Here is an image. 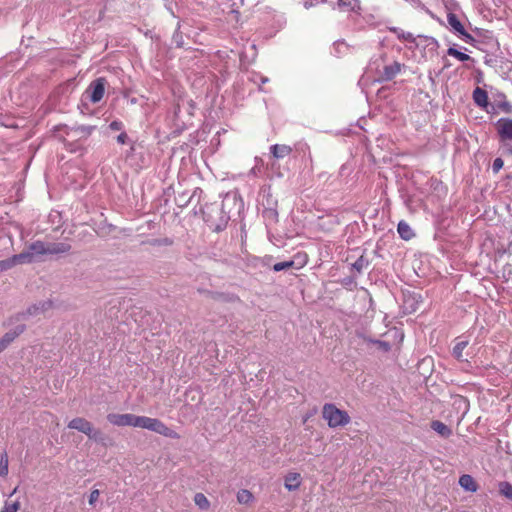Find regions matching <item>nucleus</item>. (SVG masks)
Listing matches in <instances>:
<instances>
[{"label":"nucleus","instance_id":"f257e3e1","mask_svg":"<svg viewBox=\"0 0 512 512\" xmlns=\"http://www.w3.org/2000/svg\"><path fill=\"white\" fill-rule=\"evenodd\" d=\"M403 67L404 65L398 61L385 64L384 57L380 55L370 61L362 81L364 79H371L374 82L390 81L401 72Z\"/></svg>","mask_w":512,"mask_h":512},{"label":"nucleus","instance_id":"f03ea898","mask_svg":"<svg viewBox=\"0 0 512 512\" xmlns=\"http://www.w3.org/2000/svg\"><path fill=\"white\" fill-rule=\"evenodd\" d=\"M70 250V245L64 242L61 243H44L41 241L34 242L30 245L28 251L21 254H29V263L34 261L35 257L44 254H64Z\"/></svg>","mask_w":512,"mask_h":512},{"label":"nucleus","instance_id":"7ed1b4c3","mask_svg":"<svg viewBox=\"0 0 512 512\" xmlns=\"http://www.w3.org/2000/svg\"><path fill=\"white\" fill-rule=\"evenodd\" d=\"M322 415L330 428L342 427L350 422L348 413L338 409L334 404H325L322 409Z\"/></svg>","mask_w":512,"mask_h":512},{"label":"nucleus","instance_id":"20e7f679","mask_svg":"<svg viewBox=\"0 0 512 512\" xmlns=\"http://www.w3.org/2000/svg\"><path fill=\"white\" fill-rule=\"evenodd\" d=\"M138 428L147 429L169 438H178V434L157 418L140 416Z\"/></svg>","mask_w":512,"mask_h":512},{"label":"nucleus","instance_id":"39448f33","mask_svg":"<svg viewBox=\"0 0 512 512\" xmlns=\"http://www.w3.org/2000/svg\"><path fill=\"white\" fill-rule=\"evenodd\" d=\"M140 416L126 413V414H119V413H109L107 415V420L110 424L118 427H135L138 428Z\"/></svg>","mask_w":512,"mask_h":512},{"label":"nucleus","instance_id":"423d86ee","mask_svg":"<svg viewBox=\"0 0 512 512\" xmlns=\"http://www.w3.org/2000/svg\"><path fill=\"white\" fill-rule=\"evenodd\" d=\"M105 93V80L98 78L93 81L85 91V97L92 103H98L104 96Z\"/></svg>","mask_w":512,"mask_h":512},{"label":"nucleus","instance_id":"0eeeda50","mask_svg":"<svg viewBox=\"0 0 512 512\" xmlns=\"http://www.w3.org/2000/svg\"><path fill=\"white\" fill-rule=\"evenodd\" d=\"M447 22L451 30L459 34L466 43H471L474 40L473 37L465 31L464 26L455 14H448Z\"/></svg>","mask_w":512,"mask_h":512},{"label":"nucleus","instance_id":"6e6552de","mask_svg":"<svg viewBox=\"0 0 512 512\" xmlns=\"http://www.w3.org/2000/svg\"><path fill=\"white\" fill-rule=\"evenodd\" d=\"M68 427L70 429H74L79 432H82L89 437H93V431H94L93 425L85 418L77 417V418L72 419L68 423Z\"/></svg>","mask_w":512,"mask_h":512},{"label":"nucleus","instance_id":"1a4fd4ad","mask_svg":"<svg viewBox=\"0 0 512 512\" xmlns=\"http://www.w3.org/2000/svg\"><path fill=\"white\" fill-rule=\"evenodd\" d=\"M29 254H17L6 260L0 261V271L11 269L17 264L29 263Z\"/></svg>","mask_w":512,"mask_h":512},{"label":"nucleus","instance_id":"9d476101","mask_svg":"<svg viewBox=\"0 0 512 512\" xmlns=\"http://www.w3.org/2000/svg\"><path fill=\"white\" fill-rule=\"evenodd\" d=\"M25 325H18L0 338V346L5 350L19 335L25 331Z\"/></svg>","mask_w":512,"mask_h":512},{"label":"nucleus","instance_id":"9b49d317","mask_svg":"<svg viewBox=\"0 0 512 512\" xmlns=\"http://www.w3.org/2000/svg\"><path fill=\"white\" fill-rule=\"evenodd\" d=\"M496 127L502 139L512 140V119L501 118L497 121Z\"/></svg>","mask_w":512,"mask_h":512},{"label":"nucleus","instance_id":"f8f14e48","mask_svg":"<svg viewBox=\"0 0 512 512\" xmlns=\"http://www.w3.org/2000/svg\"><path fill=\"white\" fill-rule=\"evenodd\" d=\"M356 28L363 29L366 25L373 26L375 24V17L372 14L356 12L353 17Z\"/></svg>","mask_w":512,"mask_h":512},{"label":"nucleus","instance_id":"ddd939ff","mask_svg":"<svg viewBox=\"0 0 512 512\" xmlns=\"http://www.w3.org/2000/svg\"><path fill=\"white\" fill-rule=\"evenodd\" d=\"M301 484V476L299 473L291 472L285 477L284 486L289 491L297 490Z\"/></svg>","mask_w":512,"mask_h":512},{"label":"nucleus","instance_id":"4468645a","mask_svg":"<svg viewBox=\"0 0 512 512\" xmlns=\"http://www.w3.org/2000/svg\"><path fill=\"white\" fill-rule=\"evenodd\" d=\"M91 132H92V128L91 127L78 126V127H75V128H71L67 132V136L70 137L71 139L87 138L91 134Z\"/></svg>","mask_w":512,"mask_h":512},{"label":"nucleus","instance_id":"2eb2a0df","mask_svg":"<svg viewBox=\"0 0 512 512\" xmlns=\"http://www.w3.org/2000/svg\"><path fill=\"white\" fill-rule=\"evenodd\" d=\"M473 100H474L475 104L481 108H487V106H488L487 92L480 87H477L474 89Z\"/></svg>","mask_w":512,"mask_h":512},{"label":"nucleus","instance_id":"dca6fc26","mask_svg":"<svg viewBox=\"0 0 512 512\" xmlns=\"http://www.w3.org/2000/svg\"><path fill=\"white\" fill-rule=\"evenodd\" d=\"M270 151L275 158L280 159L289 156L292 148L288 145L275 144L270 147Z\"/></svg>","mask_w":512,"mask_h":512},{"label":"nucleus","instance_id":"f3484780","mask_svg":"<svg viewBox=\"0 0 512 512\" xmlns=\"http://www.w3.org/2000/svg\"><path fill=\"white\" fill-rule=\"evenodd\" d=\"M459 485L466 491L476 492L478 486L472 476L464 474L459 478Z\"/></svg>","mask_w":512,"mask_h":512},{"label":"nucleus","instance_id":"a211bd4d","mask_svg":"<svg viewBox=\"0 0 512 512\" xmlns=\"http://www.w3.org/2000/svg\"><path fill=\"white\" fill-rule=\"evenodd\" d=\"M397 231L400 237L404 240H410L414 237V232L408 223L400 221L397 226Z\"/></svg>","mask_w":512,"mask_h":512},{"label":"nucleus","instance_id":"6ab92c4d","mask_svg":"<svg viewBox=\"0 0 512 512\" xmlns=\"http://www.w3.org/2000/svg\"><path fill=\"white\" fill-rule=\"evenodd\" d=\"M432 429L442 437H449L451 435V429L440 421H433L431 424Z\"/></svg>","mask_w":512,"mask_h":512},{"label":"nucleus","instance_id":"aec40b11","mask_svg":"<svg viewBox=\"0 0 512 512\" xmlns=\"http://www.w3.org/2000/svg\"><path fill=\"white\" fill-rule=\"evenodd\" d=\"M254 500L253 494L246 489H241L237 493V501L240 504L248 505Z\"/></svg>","mask_w":512,"mask_h":512},{"label":"nucleus","instance_id":"412c9836","mask_svg":"<svg viewBox=\"0 0 512 512\" xmlns=\"http://www.w3.org/2000/svg\"><path fill=\"white\" fill-rule=\"evenodd\" d=\"M339 7L345 11H355L359 9L358 0H339Z\"/></svg>","mask_w":512,"mask_h":512},{"label":"nucleus","instance_id":"4be33fe9","mask_svg":"<svg viewBox=\"0 0 512 512\" xmlns=\"http://www.w3.org/2000/svg\"><path fill=\"white\" fill-rule=\"evenodd\" d=\"M49 306H50V303H46V302L33 305L27 309L26 314L28 316L38 315L39 313L45 311Z\"/></svg>","mask_w":512,"mask_h":512},{"label":"nucleus","instance_id":"5701e85b","mask_svg":"<svg viewBox=\"0 0 512 512\" xmlns=\"http://www.w3.org/2000/svg\"><path fill=\"white\" fill-rule=\"evenodd\" d=\"M194 502L201 510H207L210 507V502L203 493H197L194 496Z\"/></svg>","mask_w":512,"mask_h":512},{"label":"nucleus","instance_id":"b1692460","mask_svg":"<svg viewBox=\"0 0 512 512\" xmlns=\"http://www.w3.org/2000/svg\"><path fill=\"white\" fill-rule=\"evenodd\" d=\"M20 506H21V503L18 499L13 500V501H5L0 512H18L20 509Z\"/></svg>","mask_w":512,"mask_h":512},{"label":"nucleus","instance_id":"393cba45","mask_svg":"<svg viewBox=\"0 0 512 512\" xmlns=\"http://www.w3.org/2000/svg\"><path fill=\"white\" fill-rule=\"evenodd\" d=\"M333 49L337 56H341L348 52L349 45L343 40H338L334 42Z\"/></svg>","mask_w":512,"mask_h":512},{"label":"nucleus","instance_id":"a878e982","mask_svg":"<svg viewBox=\"0 0 512 512\" xmlns=\"http://www.w3.org/2000/svg\"><path fill=\"white\" fill-rule=\"evenodd\" d=\"M447 54L449 56H452V57L456 58L457 60H459L461 62H465V61L471 60V57L468 54L463 53L461 51H458L454 47H450L447 50Z\"/></svg>","mask_w":512,"mask_h":512},{"label":"nucleus","instance_id":"bb28decb","mask_svg":"<svg viewBox=\"0 0 512 512\" xmlns=\"http://www.w3.org/2000/svg\"><path fill=\"white\" fill-rule=\"evenodd\" d=\"M499 492L508 499H512V485L509 482L499 483Z\"/></svg>","mask_w":512,"mask_h":512},{"label":"nucleus","instance_id":"cd10ccee","mask_svg":"<svg viewBox=\"0 0 512 512\" xmlns=\"http://www.w3.org/2000/svg\"><path fill=\"white\" fill-rule=\"evenodd\" d=\"M468 342L467 341H460L458 342L454 348H453V355L460 360L462 358L463 350L466 348Z\"/></svg>","mask_w":512,"mask_h":512},{"label":"nucleus","instance_id":"c85d7f7f","mask_svg":"<svg viewBox=\"0 0 512 512\" xmlns=\"http://www.w3.org/2000/svg\"><path fill=\"white\" fill-rule=\"evenodd\" d=\"M8 466H9L8 456L6 454H4L1 456V459H0V476H2V477L7 476L8 471H9Z\"/></svg>","mask_w":512,"mask_h":512},{"label":"nucleus","instance_id":"c756f323","mask_svg":"<svg viewBox=\"0 0 512 512\" xmlns=\"http://www.w3.org/2000/svg\"><path fill=\"white\" fill-rule=\"evenodd\" d=\"M99 496H100V491L98 489H94L91 491L90 495H89V504L91 506H95V504L97 503L98 499H99Z\"/></svg>","mask_w":512,"mask_h":512},{"label":"nucleus","instance_id":"7c9ffc66","mask_svg":"<svg viewBox=\"0 0 512 512\" xmlns=\"http://www.w3.org/2000/svg\"><path fill=\"white\" fill-rule=\"evenodd\" d=\"M504 165V162L501 158H496L494 161H493V164H492V170L494 173H498L502 167Z\"/></svg>","mask_w":512,"mask_h":512},{"label":"nucleus","instance_id":"2f4dec72","mask_svg":"<svg viewBox=\"0 0 512 512\" xmlns=\"http://www.w3.org/2000/svg\"><path fill=\"white\" fill-rule=\"evenodd\" d=\"M293 264V262H279V263H276L274 266H273V269L274 271H282L286 268H289L291 267Z\"/></svg>","mask_w":512,"mask_h":512},{"label":"nucleus","instance_id":"473e14b6","mask_svg":"<svg viewBox=\"0 0 512 512\" xmlns=\"http://www.w3.org/2000/svg\"><path fill=\"white\" fill-rule=\"evenodd\" d=\"M109 127L111 130L120 131L123 128V124L120 121H113L110 123Z\"/></svg>","mask_w":512,"mask_h":512},{"label":"nucleus","instance_id":"72a5a7b5","mask_svg":"<svg viewBox=\"0 0 512 512\" xmlns=\"http://www.w3.org/2000/svg\"><path fill=\"white\" fill-rule=\"evenodd\" d=\"M398 38L406 40V41L414 40L411 33H405V32L398 33Z\"/></svg>","mask_w":512,"mask_h":512},{"label":"nucleus","instance_id":"f704fd0d","mask_svg":"<svg viewBox=\"0 0 512 512\" xmlns=\"http://www.w3.org/2000/svg\"><path fill=\"white\" fill-rule=\"evenodd\" d=\"M126 139H127V135L126 133H121L120 135H118L117 137V141L121 144H124L126 142Z\"/></svg>","mask_w":512,"mask_h":512},{"label":"nucleus","instance_id":"c9c22d12","mask_svg":"<svg viewBox=\"0 0 512 512\" xmlns=\"http://www.w3.org/2000/svg\"><path fill=\"white\" fill-rule=\"evenodd\" d=\"M377 344H379V346L385 351L390 349V345L387 342L377 341Z\"/></svg>","mask_w":512,"mask_h":512},{"label":"nucleus","instance_id":"e433bc0d","mask_svg":"<svg viewBox=\"0 0 512 512\" xmlns=\"http://www.w3.org/2000/svg\"><path fill=\"white\" fill-rule=\"evenodd\" d=\"M353 266H354L358 271H360V270H361V268H362L361 260H359V261L355 262V263L353 264Z\"/></svg>","mask_w":512,"mask_h":512},{"label":"nucleus","instance_id":"4c0bfd02","mask_svg":"<svg viewBox=\"0 0 512 512\" xmlns=\"http://www.w3.org/2000/svg\"><path fill=\"white\" fill-rule=\"evenodd\" d=\"M430 44L435 46L436 45V41L431 38V39H429V44L428 45H430Z\"/></svg>","mask_w":512,"mask_h":512},{"label":"nucleus","instance_id":"58836bf2","mask_svg":"<svg viewBox=\"0 0 512 512\" xmlns=\"http://www.w3.org/2000/svg\"><path fill=\"white\" fill-rule=\"evenodd\" d=\"M17 492V487L13 489L12 493L10 494V496H12L13 494H15Z\"/></svg>","mask_w":512,"mask_h":512},{"label":"nucleus","instance_id":"ea45409f","mask_svg":"<svg viewBox=\"0 0 512 512\" xmlns=\"http://www.w3.org/2000/svg\"><path fill=\"white\" fill-rule=\"evenodd\" d=\"M2 351H4V350H3V349H2V347L0 346V353H1Z\"/></svg>","mask_w":512,"mask_h":512},{"label":"nucleus","instance_id":"a19ab883","mask_svg":"<svg viewBox=\"0 0 512 512\" xmlns=\"http://www.w3.org/2000/svg\"><path fill=\"white\" fill-rule=\"evenodd\" d=\"M2 351H4V350H3V349H2V347L0 346V353H1Z\"/></svg>","mask_w":512,"mask_h":512}]
</instances>
